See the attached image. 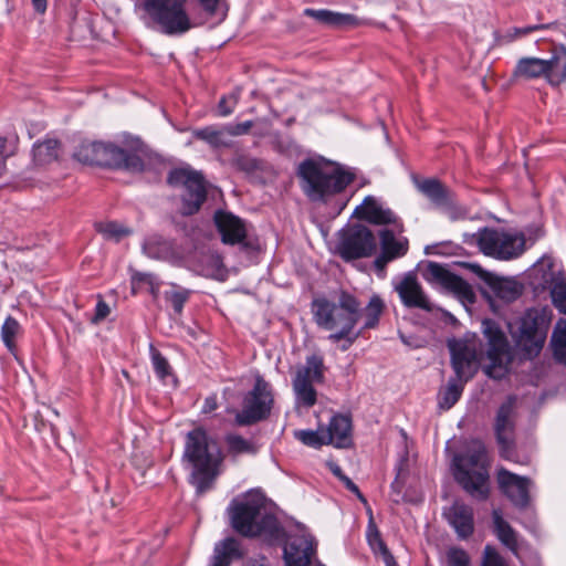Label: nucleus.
I'll return each mask as SVG.
<instances>
[{
    "label": "nucleus",
    "instance_id": "7ed1b4c3",
    "mask_svg": "<svg viewBox=\"0 0 566 566\" xmlns=\"http://www.w3.org/2000/svg\"><path fill=\"white\" fill-rule=\"evenodd\" d=\"M448 347L455 377L451 378L438 394V405L443 410L451 409L458 402L464 384L475 374L482 354V344L476 335L449 340Z\"/></svg>",
    "mask_w": 566,
    "mask_h": 566
},
{
    "label": "nucleus",
    "instance_id": "c85d7f7f",
    "mask_svg": "<svg viewBox=\"0 0 566 566\" xmlns=\"http://www.w3.org/2000/svg\"><path fill=\"white\" fill-rule=\"evenodd\" d=\"M143 251L147 256L156 260L168 261L177 256L175 243L158 234H153L145 239Z\"/></svg>",
    "mask_w": 566,
    "mask_h": 566
},
{
    "label": "nucleus",
    "instance_id": "79ce46f5",
    "mask_svg": "<svg viewBox=\"0 0 566 566\" xmlns=\"http://www.w3.org/2000/svg\"><path fill=\"white\" fill-rule=\"evenodd\" d=\"M543 29L557 30L558 25L556 23H552V24H534V25H527V27H523V28H513V29L509 30V32L506 33L505 36L510 41H513L515 39L526 36L534 31H538V30H543Z\"/></svg>",
    "mask_w": 566,
    "mask_h": 566
},
{
    "label": "nucleus",
    "instance_id": "bf43d9fd",
    "mask_svg": "<svg viewBox=\"0 0 566 566\" xmlns=\"http://www.w3.org/2000/svg\"><path fill=\"white\" fill-rule=\"evenodd\" d=\"M35 10L43 13L46 10V0H32Z\"/></svg>",
    "mask_w": 566,
    "mask_h": 566
},
{
    "label": "nucleus",
    "instance_id": "bb28decb",
    "mask_svg": "<svg viewBox=\"0 0 566 566\" xmlns=\"http://www.w3.org/2000/svg\"><path fill=\"white\" fill-rule=\"evenodd\" d=\"M327 441L336 448L352 446V419L345 415H335L324 428Z\"/></svg>",
    "mask_w": 566,
    "mask_h": 566
},
{
    "label": "nucleus",
    "instance_id": "2eb2a0df",
    "mask_svg": "<svg viewBox=\"0 0 566 566\" xmlns=\"http://www.w3.org/2000/svg\"><path fill=\"white\" fill-rule=\"evenodd\" d=\"M483 334L488 339L486 356L490 365L486 367V374L499 378L506 369L511 356L506 336L501 328L492 321L483 322Z\"/></svg>",
    "mask_w": 566,
    "mask_h": 566
},
{
    "label": "nucleus",
    "instance_id": "ea45409f",
    "mask_svg": "<svg viewBox=\"0 0 566 566\" xmlns=\"http://www.w3.org/2000/svg\"><path fill=\"white\" fill-rule=\"evenodd\" d=\"M551 297L554 306L566 315V281L564 277H556L551 289Z\"/></svg>",
    "mask_w": 566,
    "mask_h": 566
},
{
    "label": "nucleus",
    "instance_id": "39448f33",
    "mask_svg": "<svg viewBox=\"0 0 566 566\" xmlns=\"http://www.w3.org/2000/svg\"><path fill=\"white\" fill-rule=\"evenodd\" d=\"M74 157L87 165L142 171L146 148L139 139H133L124 147L112 143L84 142L77 147Z\"/></svg>",
    "mask_w": 566,
    "mask_h": 566
},
{
    "label": "nucleus",
    "instance_id": "0eeeda50",
    "mask_svg": "<svg viewBox=\"0 0 566 566\" xmlns=\"http://www.w3.org/2000/svg\"><path fill=\"white\" fill-rule=\"evenodd\" d=\"M454 479L473 497L489 496L486 449L481 442L473 443L467 455L454 457Z\"/></svg>",
    "mask_w": 566,
    "mask_h": 566
},
{
    "label": "nucleus",
    "instance_id": "6e6552de",
    "mask_svg": "<svg viewBox=\"0 0 566 566\" xmlns=\"http://www.w3.org/2000/svg\"><path fill=\"white\" fill-rule=\"evenodd\" d=\"M553 313L547 306L526 310L520 319L516 345L527 358L542 352L549 331Z\"/></svg>",
    "mask_w": 566,
    "mask_h": 566
},
{
    "label": "nucleus",
    "instance_id": "5fc2aeb1",
    "mask_svg": "<svg viewBox=\"0 0 566 566\" xmlns=\"http://www.w3.org/2000/svg\"><path fill=\"white\" fill-rule=\"evenodd\" d=\"M200 3L208 13L213 14L217 11L219 0H200Z\"/></svg>",
    "mask_w": 566,
    "mask_h": 566
},
{
    "label": "nucleus",
    "instance_id": "6ab92c4d",
    "mask_svg": "<svg viewBox=\"0 0 566 566\" xmlns=\"http://www.w3.org/2000/svg\"><path fill=\"white\" fill-rule=\"evenodd\" d=\"M500 490L517 507H526L530 503V488L532 481L501 468L496 474Z\"/></svg>",
    "mask_w": 566,
    "mask_h": 566
},
{
    "label": "nucleus",
    "instance_id": "b1692460",
    "mask_svg": "<svg viewBox=\"0 0 566 566\" xmlns=\"http://www.w3.org/2000/svg\"><path fill=\"white\" fill-rule=\"evenodd\" d=\"M216 227L226 244H240L247 238V227L242 219L227 211H217L214 214Z\"/></svg>",
    "mask_w": 566,
    "mask_h": 566
},
{
    "label": "nucleus",
    "instance_id": "423d86ee",
    "mask_svg": "<svg viewBox=\"0 0 566 566\" xmlns=\"http://www.w3.org/2000/svg\"><path fill=\"white\" fill-rule=\"evenodd\" d=\"M228 511L232 528L242 536L273 534L277 528L276 518L265 511L263 499L259 495L248 494L233 501Z\"/></svg>",
    "mask_w": 566,
    "mask_h": 566
},
{
    "label": "nucleus",
    "instance_id": "2f4dec72",
    "mask_svg": "<svg viewBox=\"0 0 566 566\" xmlns=\"http://www.w3.org/2000/svg\"><path fill=\"white\" fill-rule=\"evenodd\" d=\"M22 328L20 323L12 316H8L1 326V339L7 349L18 359L17 339L21 335Z\"/></svg>",
    "mask_w": 566,
    "mask_h": 566
},
{
    "label": "nucleus",
    "instance_id": "6e6d98bb",
    "mask_svg": "<svg viewBox=\"0 0 566 566\" xmlns=\"http://www.w3.org/2000/svg\"><path fill=\"white\" fill-rule=\"evenodd\" d=\"M346 489L353 492L361 503L365 505L367 504L366 497L363 495V493L359 491L358 486L353 482L348 481V484L346 485Z\"/></svg>",
    "mask_w": 566,
    "mask_h": 566
},
{
    "label": "nucleus",
    "instance_id": "680f3d73",
    "mask_svg": "<svg viewBox=\"0 0 566 566\" xmlns=\"http://www.w3.org/2000/svg\"><path fill=\"white\" fill-rule=\"evenodd\" d=\"M385 554V562L387 566H397L394 556L389 554V552H382Z\"/></svg>",
    "mask_w": 566,
    "mask_h": 566
},
{
    "label": "nucleus",
    "instance_id": "e2e57ef3",
    "mask_svg": "<svg viewBox=\"0 0 566 566\" xmlns=\"http://www.w3.org/2000/svg\"><path fill=\"white\" fill-rule=\"evenodd\" d=\"M148 287H149V292H150L154 296H156V295H157V293H158V291H159V282H158V280L156 279V280L154 281V283H153V284H149V285H148Z\"/></svg>",
    "mask_w": 566,
    "mask_h": 566
},
{
    "label": "nucleus",
    "instance_id": "e433bc0d",
    "mask_svg": "<svg viewBox=\"0 0 566 566\" xmlns=\"http://www.w3.org/2000/svg\"><path fill=\"white\" fill-rule=\"evenodd\" d=\"M294 437L301 441L303 444L318 449L322 446L329 444L327 441V436L325 434V430L323 427H319L317 430H296L294 431Z\"/></svg>",
    "mask_w": 566,
    "mask_h": 566
},
{
    "label": "nucleus",
    "instance_id": "09e8293b",
    "mask_svg": "<svg viewBox=\"0 0 566 566\" xmlns=\"http://www.w3.org/2000/svg\"><path fill=\"white\" fill-rule=\"evenodd\" d=\"M156 279L157 277L154 274L136 272L132 276L133 291L135 292L137 289H140L143 285L148 286L149 284H153Z\"/></svg>",
    "mask_w": 566,
    "mask_h": 566
},
{
    "label": "nucleus",
    "instance_id": "5701e85b",
    "mask_svg": "<svg viewBox=\"0 0 566 566\" xmlns=\"http://www.w3.org/2000/svg\"><path fill=\"white\" fill-rule=\"evenodd\" d=\"M355 214L374 224H392L399 234L403 232V226L397 220L395 213L390 209L384 208L371 196L366 197L363 203L355 209Z\"/></svg>",
    "mask_w": 566,
    "mask_h": 566
},
{
    "label": "nucleus",
    "instance_id": "ddd939ff",
    "mask_svg": "<svg viewBox=\"0 0 566 566\" xmlns=\"http://www.w3.org/2000/svg\"><path fill=\"white\" fill-rule=\"evenodd\" d=\"M274 402L271 385L256 376L253 388L244 396L242 409L235 415L239 426H250L266 419Z\"/></svg>",
    "mask_w": 566,
    "mask_h": 566
},
{
    "label": "nucleus",
    "instance_id": "4be33fe9",
    "mask_svg": "<svg viewBox=\"0 0 566 566\" xmlns=\"http://www.w3.org/2000/svg\"><path fill=\"white\" fill-rule=\"evenodd\" d=\"M395 290L406 307L421 308L427 312L434 310L433 304L428 300L413 273L405 274L402 279L396 283Z\"/></svg>",
    "mask_w": 566,
    "mask_h": 566
},
{
    "label": "nucleus",
    "instance_id": "49530a36",
    "mask_svg": "<svg viewBox=\"0 0 566 566\" xmlns=\"http://www.w3.org/2000/svg\"><path fill=\"white\" fill-rule=\"evenodd\" d=\"M554 350L559 347H566V319H559L552 335Z\"/></svg>",
    "mask_w": 566,
    "mask_h": 566
},
{
    "label": "nucleus",
    "instance_id": "a878e982",
    "mask_svg": "<svg viewBox=\"0 0 566 566\" xmlns=\"http://www.w3.org/2000/svg\"><path fill=\"white\" fill-rule=\"evenodd\" d=\"M470 269L479 275L484 282H486L495 294L507 302L516 300L521 293V285L512 280L505 277H499L492 273L483 270L479 264H470Z\"/></svg>",
    "mask_w": 566,
    "mask_h": 566
},
{
    "label": "nucleus",
    "instance_id": "13d9d810",
    "mask_svg": "<svg viewBox=\"0 0 566 566\" xmlns=\"http://www.w3.org/2000/svg\"><path fill=\"white\" fill-rule=\"evenodd\" d=\"M554 355L559 361L566 364V347L555 349Z\"/></svg>",
    "mask_w": 566,
    "mask_h": 566
},
{
    "label": "nucleus",
    "instance_id": "393cba45",
    "mask_svg": "<svg viewBox=\"0 0 566 566\" xmlns=\"http://www.w3.org/2000/svg\"><path fill=\"white\" fill-rule=\"evenodd\" d=\"M444 515L460 538L465 539L473 534L474 515L471 506L463 502L455 501L446 510Z\"/></svg>",
    "mask_w": 566,
    "mask_h": 566
},
{
    "label": "nucleus",
    "instance_id": "864d4df0",
    "mask_svg": "<svg viewBox=\"0 0 566 566\" xmlns=\"http://www.w3.org/2000/svg\"><path fill=\"white\" fill-rule=\"evenodd\" d=\"M252 127V122L247 120L244 123L238 124L235 127L228 129L229 135H241L245 134Z\"/></svg>",
    "mask_w": 566,
    "mask_h": 566
},
{
    "label": "nucleus",
    "instance_id": "c756f323",
    "mask_svg": "<svg viewBox=\"0 0 566 566\" xmlns=\"http://www.w3.org/2000/svg\"><path fill=\"white\" fill-rule=\"evenodd\" d=\"M494 533L497 539L506 546L513 554L517 555L518 541L517 533L514 528L502 517L500 511L494 510L492 513Z\"/></svg>",
    "mask_w": 566,
    "mask_h": 566
},
{
    "label": "nucleus",
    "instance_id": "9b49d317",
    "mask_svg": "<svg viewBox=\"0 0 566 566\" xmlns=\"http://www.w3.org/2000/svg\"><path fill=\"white\" fill-rule=\"evenodd\" d=\"M467 242L476 244L489 256L510 260L518 256L524 250V237L496 229L483 228L469 235Z\"/></svg>",
    "mask_w": 566,
    "mask_h": 566
},
{
    "label": "nucleus",
    "instance_id": "8fccbe9b",
    "mask_svg": "<svg viewBox=\"0 0 566 566\" xmlns=\"http://www.w3.org/2000/svg\"><path fill=\"white\" fill-rule=\"evenodd\" d=\"M13 154V148L7 138L0 137V177L6 170V159Z\"/></svg>",
    "mask_w": 566,
    "mask_h": 566
},
{
    "label": "nucleus",
    "instance_id": "a211bd4d",
    "mask_svg": "<svg viewBox=\"0 0 566 566\" xmlns=\"http://www.w3.org/2000/svg\"><path fill=\"white\" fill-rule=\"evenodd\" d=\"M427 277L429 281L438 283L447 291L452 292L459 298L470 303L474 302L475 294L471 285L462 277L450 272L446 266L433 262L429 263Z\"/></svg>",
    "mask_w": 566,
    "mask_h": 566
},
{
    "label": "nucleus",
    "instance_id": "f704fd0d",
    "mask_svg": "<svg viewBox=\"0 0 566 566\" xmlns=\"http://www.w3.org/2000/svg\"><path fill=\"white\" fill-rule=\"evenodd\" d=\"M385 304L378 295H373L361 312L365 318L364 328L369 329L378 325L379 318L384 312Z\"/></svg>",
    "mask_w": 566,
    "mask_h": 566
},
{
    "label": "nucleus",
    "instance_id": "473e14b6",
    "mask_svg": "<svg viewBox=\"0 0 566 566\" xmlns=\"http://www.w3.org/2000/svg\"><path fill=\"white\" fill-rule=\"evenodd\" d=\"M60 144L55 139L39 142L33 147V159L38 165H48L59 156Z\"/></svg>",
    "mask_w": 566,
    "mask_h": 566
},
{
    "label": "nucleus",
    "instance_id": "37998d69",
    "mask_svg": "<svg viewBox=\"0 0 566 566\" xmlns=\"http://www.w3.org/2000/svg\"><path fill=\"white\" fill-rule=\"evenodd\" d=\"M151 361L155 373L160 379L164 380L166 377L170 375V365L168 360L158 350H153Z\"/></svg>",
    "mask_w": 566,
    "mask_h": 566
},
{
    "label": "nucleus",
    "instance_id": "a18cd8bd",
    "mask_svg": "<svg viewBox=\"0 0 566 566\" xmlns=\"http://www.w3.org/2000/svg\"><path fill=\"white\" fill-rule=\"evenodd\" d=\"M450 566H469V555L462 548H450L447 553Z\"/></svg>",
    "mask_w": 566,
    "mask_h": 566
},
{
    "label": "nucleus",
    "instance_id": "cd10ccee",
    "mask_svg": "<svg viewBox=\"0 0 566 566\" xmlns=\"http://www.w3.org/2000/svg\"><path fill=\"white\" fill-rule=\"evenodd\" d=\"M242 557L240 543L233 537L218 542L213 548V555L208 566H230L234 559Z\"/></svg>",
    "mask_w": 566,
    "mask_h": 566
},
{
    "label": "nucleus",
    "instance_id": "9d476101",
    "mask_svg": "<svg viewBox=\"0 0 566 566\" xmlns=\"http://www.w3.org/2000/svg\"><path fill=\"white\" fill-rule=\"evenodd\" d=\"M513 76L521 80L544 77L551 85L558 86L566 80V50H556L549 59H520Z\"/></svg>",
    "mask_w": 566,
    "mask_h": 566
},
{
    "label": "nucleus",
    "instance_id": "052dcab7",
    "mask_svg": "<svg viewBox=\"0 0 566 566\" xmlns=\"http://www.w3.org/2000/svg\"><path fill=\"white\" fill-rule=\"evenodd\" d=\"M329 469L334 475H336L339 480L344 475L342 469L337 464H329Z\"/></svg>",
    "mask_w": 566,
    "mask_h": 566
},
{
    "label": "nucleus",
    "instance_id": "69168bd1",
    "mask_svg": "<svg viewBox=\"0 0 566 566\" xmlns=\"http://www.w3.org/2000/svg\"><path fill=\"white\" fill-rule=\"evenodd\" d=\"M340 481H343V482H344V484H345V486H346V485L348 484V481H352V480H350L348 476L343 475V476L340 478Z\"/></svg>",
    "mask_w": 566,
    "mask_h": 566
},
{
    "label": "nucleus",
    "instance_id": "f8f14e48",
    "mask_svg": "<svg viewBox=\"0 0 566 566\" xmlns=\"http://www.w3.org/2000/svg\"><path fill=\"white\" fill-rule=\"evenodd\" d=\"M171 187L184 188L181 193L182 216H192L197 213L207 199V182L203 176L190 168L172 169L167 178Z\"/></svg>",
    "mask_w": 566,
    "mask_h": 566
},
{
    "label": "nucleus",
    "instance_id": "72a5a7b5",
    "mask_svg": "<svg viewBox=\"0 0 566 566\" xmlns=\"http://www.w3.org/2000/svg\"><path fill=\"white\" fill-rule=\"evenodd\" d=\"M193 137L206 142L213 148L229 147L230 143L227 139L226 129H219L213 126H207L193 130Z\"/></svg>",
    "mask_w": 566,
    "mask_h": 566
},
{
    "label": "nucleus",
    "instance_id": "f257e3e1",
    "mask_svg": "<svg viewBox=\"0 0 566 566\" xmlns=\"http://www.w3.org/2000/svg\"><path fill=\"white\" fill-rule=\"evenodd\" d=\"M312 313L318 327L332 332L328 339L333 343L347 339L354 344L359 336V333H354V327L361 317L360 303L348 292L342 291L337 303L325 297L315 298Z\"/></svg>",
    "mask_w": 566,
    "mask_h": 566
},
{
    "label": "nucleus",
    "instance_id": "aec40b11",
    "mask_svg": "<svg viewBox=\"0 0 566 566\" xmlns=\"http://www.w3.org/2000/svg\"><path fill=\"white\" fill-rule=\"evenodd\" d=\"M396 232L399 233L395 226H392L391 230L384 229L379 232L381 251L374 262L377 270L382 271L389 262L407 254L409 241L406 237H397Z\"/></svg>",
    "mask_w": 566,
    "mask_h": 566
},
{
    "label": "nucleus",
    "instance_id": "7c9ffc66",
    "mask_svg": "<svg viewBox=\"0 0 566 566\" xmlns=\"http://www.w3.org/2000/svg\"><path fill=\"white\" fill-rule=\"evenodd\" d=\"M304 14L313 18L317 22L329 25V27H344V25H353L356 23V18L352 14H344L334 12L325 9H305Z\"/></svg>",
    "mask_w": 566,
    "mask_h": 566
},
{
    "label": "nucleus",
    "instance_id": "c03bdc74",
    "mask_svg": "<svg viewBox=\"0 0 566 566\" xmlns=\"http://www.w3.org/2000/svg\"><path fill=\"white\" fill-rule=\"evenodd\" d=\"M481 566H509V564L493 546L486 545L483 551Z\"/></svg>",
    "mask_w": 566,
    "mask_h": 566
},
{
    "label": "nucleus",
    "instance_id": "c9c22d12",
    "mask_svg": "<svg viewBox=\"0 0 566 566\" xmlns=\"http://www.w3.org/2000/svg\"><path fill=\"white\" fill-rule=\"evenodd\" d=\"M96 229L105 240L114 242H119L132 234L129 228L114 221L101 222L96 226Z\"/></svg>",
    "mask_w": 566,
    "mask_h": 566
},
{
    "label": "nucleus",
    "instance_id": "4c0bfd02",
    "mask_svg": "<svg viewBox=\"0 0 566 566\" xmlns=\"http://www.w3.org/2000/svg\"><path fill=\"white\" fill-rule=\"evenodd\" d=\"M418 189L436 203L446 201V189L442 184L436 179H426L418 182Z\"/></svg>",
    "mask_w": 566,
    "mask_h": 566
},
{
    "label": "nucleus",
    "instance_id": "1a4fd4ad",
    "mask_svg": "<svg viewBox=\"0 0 566 566\" xmlns=\"http://www.w3.org/2000/svg\"><path fill=\"white\" fill-rule=\"evenodd\" d=\"M187 1L145 0L143 9L164 34L179 35L196 27L186 9Z\"/></svg>",
    "mask_w": 566,
    "mask_h": 566
},
{
    "label": "nucleus",
    "instance_id": "de8ad7c7",
    "mask_svg": "<svg viewBox=\"0 0 566 566\" xmlns=\"http://www.w3.org/2000/svg\"><path fill=\"white\" fill-rule=\"evenodd\" d=\"M238 94L222 96L218 104L219 114L221 116H229L233 112L235 105L238 104Z\"/></svg>",
    "mask_w": 566,
    "mask_h": 566
},
{
    "label": "nucleus",
    "instance_id": "58836bf2",
    "mask_svg": "<svg viewBox=\"0 0 566 566\" xmlns=\"http://www.w3.org/2000/svg\"><path fill=\"white\" fill-rule=\"evenodd\" d=\"M228 444V451L232 455H239L243 453L254 454L256 452L255 446L239 434H229L226 438Z\"/></svg>",
    "mask_w": 566,
    "mask_h": 566
},
{
    "label": "nucleus",
    "instance_id": "4468645a",
    "mask_svg": "<svg viewBox=\"0 0 566 566\" xmlns=\"http://www.w3.org/2000/svg\"><path fill=\"white\" fill-rule=\"evenodd\" d=\"M324 359L319 355L306 357L305 365L297 367L292 386L298 405L311 408L316 403L314 384L324 381Z\"/></svg>",
    "mask_w": 566,
    "mask_h": 566
},
{
    "label": "nucleus",
    "instance_id": "0e129e2a",
    "mask_svg": "<svg viewBox=\"0 0 566 566\" xmlns=\"http://www.w3.org/2000/svg\"><path fill=\"white\" fill-rule=\"evenodd\" d=\"M353 344H349L347 339H345V343L342 345V350H347Z\"/></svg>",
    "mask_w": 566,
    "mask_h": 566
},
{
    "label": "nucleus",
    "instance_id": "4d7b16f0",
    "mask_svg": "<svg viewBox=\"0 0 566 566\" xmlns=\"http://www.w3.org/2000/svg\"><path fill=\"white\" fill-rule=\"evenodd\" d=\"M216 409H217V399H216V397L211 396V397L206 398L205 403H203V408H202L203 412H206V413L212 412Z\"/></svg>",
    "mask_w": 566,
    "mask_h": 566
},
{
    "label": "nucleus",
    "instance_id": "603ef678",
    "mask_svg": "<svg viewBox=\"0 0 566 566\" xmlns=\"http://www.w3.org/2000/svg\"><path fill=\"white\" fill-rule=\"evenodd\" d=\"M368 538H369L370 543H373L374 541L377 542V544L379 545V547L381 548L382 552H387V547L384 544V542L381 541L379 532L376 528V525L374 524L373 518H370L369 525H368Z\"/></svg>",
    "mask_w": 566,
    "mask_h": 566
},
{
    "label": "nucleus",
    "instance_id": "a19ab883",
    "mask_svg": "<svg viewBox=\"0 0 566 566\" xmlns=\"http://www.w3.org/2000/svg\"><path fill=\"white\" fill-rule=\"evenodd\" d=\"M190 292L185 289H177L174 286L171 291L165 293V298L171 304L175 312L180 314L185 303L188 301Z\"/></svg>",
    "mask_w": 566,
    "mask_h": 566
},
{
    "label": "nucleus",
    "instance_id": "412c9836",
    "mask_svg": "<svg viewBox=\"0 0 566 566\" xmlns=\"http://www.w3.org/2000/svg\"><path fill=\"white\" fill-rule=\"evenodd\" d=\"M286 566H308L315 553L313 537L308 534H291L284 545Z\"/></svg>",
    "mask_w": 566,
    "mask_h": 566
},
{
    "label": "nucleus",
    "instance_id": "f3484780",
    "mask_svg": "<svg viewBox=\"0 0 566 566\" xmlns=\"http://www.w3.org/2000/svg\"><path fill=\"white\" fill-rule=\"evenodd\" d=\"M515 397H509L505 402L501 405L497 410L495 419V434L497 443L500 444L501 457L506 460H514L513 454V432L515 419Z\"/></svg>",
    "mask_w": 566,
    "mask_h": 566
},
{
    "label": "nucleus",
    "instance_id": "f03ea898",
    "mask_svg": "<svg viewBox=\"0 0 566 566\" xmlns=\"http://www.w3.org/2000/svg\"><path fill=\"white\" fill-rule=\"evenodd\" d=\"M297 177L303 193L312 202L328 203L354 181V174L331 163L302 161Z\"/></svg>",
    "mask_w": 566,
    "mask_h": 566
},
{
    "label": "nucleus",
    "instance_id": "3c124183",
    "mask_svg": "<svg viewBox=\"0 0 566 566\" xmlns=\"http://www.w3.org/2000/svg\"><path fill=\"white\" fill-rule=\"evenodd\" d=\"M109 313H111V308H109L108 304L101 298L96 304L95 314L92 317L91 322L93 324H98L99 322L105 319L109 315Z\"/></svg>",
    "mask_w": 566,
    "mask_h": 566
},
{
    "label": "nucleus",
    "instance_id": "20e7f679",
    "mask_svg": "<svg viewBox=\"0 0 566 566\" xmlns=\"http://www.w3.org/2000/svg\"><path fill=\"white\" fill-rule=\"evenodd\" d=\"M184 458L193 467L191 483L197 493L203 494L211 489L223 460L218 442L202 428H196L187 434Z\"/></svg>",
    "mask_w": 566,
    "mask_h": 566
},
{
    "label": "nucleus",
    "instance_id": "dca6fc26",
    "mask_svg": "<svg viewBox=\"0 0 566 566\" xmlns=\"http://www.w3.org/2000/svg\"><path fill=\"white\" fill-rule=\"evenodd\" d=\"M376 239L365 226H354L347 230L339 242V254L344 260L370 256L376 251Z\"/></svg>",
    "mask_w": 566,
    "mask_h": 566
}]
</instances>
